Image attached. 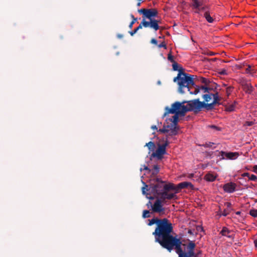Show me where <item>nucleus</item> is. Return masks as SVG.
<instances>
[{"label":"nucleus","mask_w":257,"mask_h":257,"mask_svg":"<svg viewBox=\"0 0 257 257\" xmlns=\"http://www.w3.org/2000/svg\"><path fill=\"white\" fill-rule=\"evenodd\" d=\"M173 231L172 224L167 218H163L162 221L156 226L152 234L155 241L169 252L173 249V245L179 239L172 235Z\"/></svg>","instance_id":"obj_1"},{"label":"nucleus","mask_w":257,"mask_h":257,"mask_svg":"<svg viewBox=\"0 0 257 257\" xmlns=\"http://www.w3.org/2000/svg\"><path fill=\"white\" fill-rule=\"evenodd\" d=\"M194 75L189 74L184 72L179 71L177 76L174 78V82H177L178 85V92L181 94L184 93V89L187 88L190 91L191 86H195L194 81Z\"/></svg>","instance_id":"obj_2"},{"label":"nucleus","mask_w":257,"mask_h":257,"mask_svg":"<svg viewBox=\"0 0 257 257\" xmlns=\"http://www.w3.org/2000/svg\"><path fill=\"white\" fill-rule=\"evenodd\" d=\"M153 181L154 183L150 184L149 189H151V192L156 197L164 190L171 191L174 189V184L171 183L167 184L165 181H162L160 178H156L153 179Z\"/></svg>","instance_id":"obj_3"},{"label":"nucleus","mask_w":257,"mask_h":257,"mask_svg":"<svg viewBox=\"0 0 257 257\" xmlns=\"http://www.w3.org/2000/svg\"><path fill=\"white\" fill-rule=\"evenodd\" d=\"M165 109V112L163 114V117H165L169 113L175 114V115L172 116V119H170L172 123H170V124H169V126H177V124L179 120V115L184 116L185 115V113L183 114L181 112L182 111V109L181 108V104L179 101H176L173 103L171 105V108L168 106H166Z\"/></svg>","instance_id":"obj_4"},{"label":"nucleus","mask_w":257,"mask_h":257,"mask_svg":"<svg viewBox=\"0 0 257 257\" xmlns=\"http://www.w3.org/2000/svg\"><path fill=\"white\" fill-rule=\"evenodd\" d=\"M181 108L182 109V113H185L188 111H193L197 113L202 108V102L199 99H195L189 101H183L180 102Z\"/></svg>","instance_id":"obj_5"},{"label":"nucleus","mask_w":257,"mask_h":257,"mask_svg":"<svg viewBox=\"0 0 257 257\" xmlns=\"http://www.w3.org/2000/svg\"><path fill=\"white\" fill-rule=\"evenodd\" d=\"M139 13L142 14L143 15V20L146 21V19H148L149 20V21H147V22H155V25H157V28H152L155 31L159 30L160 29V27L159 24L161 23L160 20L155 19L154 18L156 17L158 14V11L156 9H141L138 10Z\"/></svg>","instance_id":"obj_6"},{"label":"nucleus","mask_w":257,"mask_h":257,"mask_svg":"<svg viewBox=\"0 0 257 257\" xmlns=\"http://www.w3.org/2000/svg\"><path fill=\"white\" fill-rule=\"evenodd\" d=\"M169 144L168 141V137L165 139L164 143L162 144H158V148L155 152L151 155V157L157 158L158 160L163 158V155L166 154V147Z\"/></svg>","instance_id":"obj_7"},{"label":"nucleus","mask_w":257,"mask_h":257,"mask_svg":"<svg viewBox=\"0 0 257 257\" xmlns=\"http://www.w3.org/2000/svg\"><path fill=\"white\" fill-rule=\"evenodd\" d=\"M181 244L182 242L179 239L173 245V249H175L179 257H194V251L192 250H188L187 252L183 251L181 248Z\"/></svg>","instance_id":"obj_8"},{"label":"nucleus","mask_w":257,"mask_h":257,"mask_svg":"<svg viewBox=\"0 0 257 257\" xmlns=\"http://www.w3.org/2000/svg\"><path fill=\"white\" fill-rule=\"evenodd\" d=\"M155 22H147V21H144V20H143L142 22L141 23V24L139 25V26L134 29V31H130L129 33L130 35L133 36L139 30L142 29L143 27H144L145 28H157V25H156L155 24Z\"/></svg>","instance_id":"obj_9"},{"label":"nucleus","mask_w":257,"mask_h":257,"mask_svg":"<svg viewBox=\"0 0 257 257\" xmlns=\"http://www.w3.org/2000/svg\"><path fill=\"white\" fill-rule=\"evenodd\" d=\"M169 191H166L162 192L157 197H159L160 199L164 202L165 200H171L173 199H176L177 196L176 193H169Z\"/></svg>","instance_id":"obj_10"},{"label":"nucleus","mask_w":257,"mask_h":257,"mask_svg":"<svg viewBox=\"0 0 257 257\" xmlns=\"http://www.w3.org/2000/svg\"><path fill=\"white\" fill-rule=\"evenodd\" d=\"M220 155L221 156V159H225V157L229 160H234L239 156L237 152H225L224 151L219 152Z\"/></svg>","instance_id":"obj_11"},{"label":"nucleus","mask_w":257,"mask_h":257,"mask_svg":"<svg viewBox=\"0 0 257 257\" xmlns=\"http://www.w3.org/2000/svg\"><path fill=\"white\" fill-rule=\"evenodd\" d=\"M188 187L192 189L193 188V185L190 182H183L178 184L177 186H175L174 185V189H172V190H175V193H177L179 190Z\"/></svg>","instance_id":"obj_12"},{"label":"nucleus","mask_w":257,"mask_h":257,"mask_svg":"<svg viewBox=\"0 0 257 257\" xmlns=\"http://www.w3.org/2000/svg\"><path fill=\"white\" fill-rule=\"evenodd\" d=\"M162 202L163 201L160 199L158 198L152 206V210L154 212L160 213L164 210Z\"/></svg>","instance_id":"obj_13"},{"label":"nucleus","mask_w":257,"mask_h":257,"mask_svg":"<svg viewBox=\"0 0 257 257\" xmlns=\"http://www.w3.org/2000/svg\"><path fill=\"white\" fill-rule=\"evenodd\" d=\"M240 84L243 90L247 93L250 94L253 91V87L250 83H247L245 80H242Z\"/></svg>","instance_id":"obj_14"},{"label":"nucleus","mask_w":257,"mask_h":257,"mask_svg":"<svg viewBox=\"0 0 257 257\" xmlns=\"http://www.w3.org/2000/svg\"><path fill=\"white\" fill-rule=\"evenodd\" d=\"M236 185L234 183L230 182L224 185L223 190L225 192L231 193L235 190Z\"/></svg>","instance_id":"obj_15"},{"label":"nucleus","mask_w":257,"mask_h":257,"mask_svg":"<svg viewBox=\"0 0 257 257\" xmlns=\"http://www.w3.org/2000/svg\"><path fill=\"white\" fill-rule=\"evenodd\" d=\"M143 184H144V186L142 188V193L144 195H145L148 199H149L150 200L154 199V197L151 196H149L150 194L147 192L148 191H150L151 192V189H149V186L148 185H146L145 183L143 182Z\"/></svg>","instance_id":"obj_16"},{"label":"nucleus","mask_w":257,"mask_h":257,"mask_svg":"<svg viewBox=\"0 0 257 257\" xmlns=\"http://www.w3.org/2000/svg\"><path fill=\"white\" fill-rule=\"evenodd\" d=\"M231 231L229 230L227 227H223L220 231V234H222V236H226L229 238H233L232 235L230 234Z\"/></svg>","instance_id":"obj_17"},{"label":"nucleus","mask_w":257,"mask_h":257,"mask_svg":"<svg viewBox=\"0 0 257 257\" xmlns=\"http://www.w3.org/2000/svg\"><path fill=\"white\" fill-rule=\"evenodd\" d=\"M178 128L176 126H169V132L167 133L168 136H176L178 134Z\"/></svg>","instance_id":"obj_18"},{"label":"nucleus","mask_w":257,"mask_h":257,"mask_svg":"<svg viewBox=\"0 0 257 257\" xmlns=\"http://www.w3.org/2000/svg\"><path fill=\"white\" fill-rule=\"evenodd\" d=\"M202 108H205L207 110H211L214 108V106L216 104L213 102L210 103H206L205 102H202Z\"/></svg>","instance_id":"obj_19"},{"label":"nucleus","mask_w":257,"mask_h":257,"mask_svg":"<svg viewBox=\"0 0 257 257\" xmlns=\"http://www.w3.org/2000/svg\"><path fill=\"white\" fill-rule=\"evenodd\" d=\"M192 7L196 10L195 13H199L200 12V7L199 0H192Z\"/></svg>","instance_id":"obj_20"},{"label":"nucleus","mask_w":257,"mask_h":257,"mask_svg":"<svg viewBox=\"0 0 257 257\" xmlns=\"http://www.w3.org/2000/svg\"><path fill=\"white\" fill-rule=\"evenodd\" d=\"M162 220V219H159L158 218H154L152 219L149 220V222L148 225L149 226H151L154 224L156 225V226H158L159 223H160Z\"/></svg>","instance_id":"obj_21"},{"label":"nucleus","mask_w":257,"mask_h":257,"mask_svg":"<svg viewBox=\"0 0 257 257\" xmlns=\"http://www.w3.org/2000/svg\"><path fill=\"white\" fill-rule=\"evenodd\" d=\"M204 178L207 181L213 182L216 179V176L210 173H208L205 176Z\"/></svg>","instance_id":"obj_22"},{"label":"nucleus","mask_w":257,"mask_h":257,"mask_svg":"<svg viewBox=\"0 0 257 257\" xmlns=\"http://www.w3.org/2000/svg\"><path fill=\"white\" fill-rule=\"evenodd\" d=\"M145 146L147 147L148 148V149L149 150L150 152H154L156 148L155 143L152 141H150L149 143H146Z\"/></svg>","instance_id":"obj_23"},{"label":"nucleus","mask_w":257,"mask_h":257,"mask_svg":"<svg viewBox=\"0 0 257 257\" xmlns=\"http://www.w3.org/2000/svg\"><path fill=\"white\" fill-rule=\"evenodd\" d=\"M173 69L174 71H178V73H179V71L182 72H184V69L182 67H180L179 64L177 62H174L172 64Z\"/></svg>","instance_id":"obj_24"},{"label":"nucleus","mask_w":257,"mask_h":257,"mask_svg":"<svg viewBox=\"0 0 257 257\" xmlns=\"http://www.w3.org/2000/svg\"><path fill=\"white\" fill-rule=\"evenodd\" d=\"M204 16L208 22L211 23L214 21V19L212 17H211L210 14L208 12H205Z\"/></svg>","instance_id":"obj_25"},{"label":"nucleus","mask_w":257,"mask_h":257,"mask_svg":"<svg viewBox=\"0 0 257 257\" xmlns=\"http://www.w3.org/2000/svg\"><path fill=\"white\" fill-rule=\"evenodd\" d=\"M212 97L213 98V102L214 103H215L216 104H219V101L220 100V98L218 96V94L217 92H216L214 94H212Z\"/></svg>","instance_id":"obj_26"},{"label":"nucleus","mask_w":257,"mask_h":257,"mask_svg":"<svg viewBox=\"0 0 257 257\" xmlns=\"http://www.w3.org/2000/svg\"><path fill=\"white\" fill-rule=\"evenodd\" d=\"M169 125H164L163 128H160L159 130H158V132H160L161 133H167L169 132Z\"/></svg>","instance_id":"obj_27"},{"label":"nucleus","mask_w":257,"mask_h":257,"mask_svg":"<svg viewBox=\"0 0 257 257\" xmlns=\"http://www.w3.org/2000/svg\"><path fill=\"white\" fill-rule=\"evenodd\" d=\"M203 98L204 99L205 102H209L212 98V94H205L203 95Z\"/></svg>","instance_id":"obj_28"},{"label":"nucleus","mask_w":257,"mask_h":257,"mask_svg":"<svg viewBox=\"0 0 257 257\" xmlns=\"http://www.w3.org/2000/svg\"><path fill=\"white\" fill-rule=\"evenodd\" d=\"M159 172V167L158 165H154L152 170V175L154 176L156 175Z\"/></svg>","instance_id":"obj_29"},{"label":"nucleus","mask_w":257,"mask_h":257,"mask_svg":"<svg viewBox=\"0 0 257 257\" xmlns=\"http://www.w3.org/2000/svg\"><path fill=\"white\" fill-rule=\"evenodd\" d=\"M195 246V244L193 241H190L187 246V248L188 249V250L194 251Z\"/></svg>","instance_id":"obj_30"},{"label":"nucleus","mask_w":257,"mask_h":257,"mask_svg":"<svg viewBox=\"0 0 257 257\" xmlns=\"http://www.w3.org/2000/svg\"><path fill=\"white\" fill-rule=\"evenodd\" d=\"M235 108V104H232L226 106V110L228 111H232Z\"/></svg>","instance_id":"obj_31"},{"label":"nucleus","mask_w":257,"mask_h":257,"mask_svg":"<svg viewBox=\"0 0 257 257\" xmlns=\"http://www.w3.org/2000/svg\"><path fill=\"white\" fill-rule=\"evenodd\" d=\"M150 211L147 210H145L143 211V217L144 218H148L150 217Z\"/></svg>","instance_id":"obj_32"},{"label":"nucleus","mask_w":257,"mask_h":257,"mask_svg":"<svg viewBox=\"0 0 257 257\" xmlns=\"http://www.w3.org/2000/svg\"><path fill=\"white\" fill-rule=\"evenodd\" d=\"M249 214L254 217H257V209H251L249 211Z\"/></svg>","instance_id":"obj_33"},{"label":"nucleus","mask_w":257,"mask_h":257,"mask_svg":"<svg viewBox=\"0 0 257 257\" xmlns=\"http://www.w3.org/2000/svg\"><path fill=\"white\" fill-rule=\"evenodd\" d=\"M233 88V87L231 86H229L226 88V93L228 96H229L230 94V93L232 91Z\"/></svg>","instance_id":"obj_34"},{"label":"nucleus","mask_w":257,"mask_h":257,"mask_svg":"<svg viewBox=\"0 0 257 257\" xmlns=\"http://www.w3.org/2000/svg\"><path fill=\"white\" fill-rule=\"evenodd\" d=\"M214 144L212 142H207L203 145V146L206 148L212 147Z\"/></svg>","instance_id":"obj_35"},{"label":"nucleus","mask_w":257,"mask_h":257,"mask_svg":"<svg viewBox=\"0 0 257 257\" xmlns=\"http://www.w3.org/2000/svg\"><path fill=\"white\" fill-rule=\"evenodd\" d=\"M168 59L172 63L175 62V61L174 60V57L171 53L168 54Z\"/></svg>","instance_id":"obj_36"},{"label":"nucleus","mask_w":257,"mask_h":257,"mask_svg":"<svg viewBox=\"0 0 257 257\" xmlns=\"http://www.w3.org/2000/svg\"><path fill=\"white\" fill-rule=\"evenodd\" d=\"M194 92H191L190 91V94H197L200 90V88L199 86H196Z\"/></svg>","instance_id":"obj_37"},{"label":"nucleus","mask_w":257,"mask_h":257,"mask_svg":"<svg viewBox=\"0 0 257 257\" xmlns=\"http://www.w3.org/2000/svg\"><path fill=\"white\" fill-rule=\"evenodd\" d=\"M254 123V122L253 121H247L245 122L244 125L250 126H252Z\"/></svg>","instance_id":"obj_38"},{"label":"nucleus","mask_w":257,"mask_h":257,"mask_svg":"<svg viewBox=\"0 0 257 257\" xmlns=\"http://www.w3.org/2000/svg\"><path fill=\"white\" fill-rule=\"evenodd\" d=\"M249 180H251V181H257V177L255 175H253V174H252L251 175H250Z\"/></svg>","instance_id":"obj_39"},{"label":"nucleus","mask_w":257,"mask_h":257,"mask_svg":"<svg viewBox=\"0 0 257 257\" xmlns=\"http://www.w3.org/2000/svg\"><path fill=\"white\" fill-rule=\"evenodd\" d=\"M137 21V19L136 18H134L132 21L129 25V28L131 29L133 27V25Z\"/></svg>","instance_id":"obj_40"},{"label":"nucleus","mask_w":257,"mask_h":257,"mask_svg":"<svg viewBox=\"0 0 257 257\" xmlns=\"http://www.w3.org/2000/svg\"><path fill=\"white\" fill-rule=\"evenodd\" d=\"M201 81L202 83H204L206 85H207L209 82V81L207 79L204 77H201Z\"/></svg>","instance_id":"obj_41"},{"label":"nucleus","mask_w":257,"mask_h":257,"mask_svg":"<svg viewBox=\"0 0 257 257\" xmlns=\"http://www.w3.org/2000/svg\"><path fill=\"white\" fill-rule=\"evenodd\" d=\"M158 47L159 48H164L165 49H167V46L165 42H163L159 45H158Z\"/></svg>","instance_id":"obj_42"},{"label":"nucleus","mask_w":257,"mask_h":257,"mask_svg":"<svg viewBox=\"0 0 257 257\" xmlns=\"http://www.w3.org/2000/svg\"><path fill=\"white\" fill-rule=\"evenodd\" d=\"M202 251L198 250L196 253H194V257H201Z\"/></svg>","instance_id":"obj_43"},{"label":"nucleus","mask_w":257,"mask_h":257,"mask_svg":"<svg viewBox=\"0 0 257 257\" xmlns=\"http://www.w3.org/2000/svg\"><path fill=\"white\" fill-rule=\"evenodd\" d=\"M252 71V70H251V66L248 65L247 67L245 69L246 73H250Z\"/></svg>","instance_id":"obj_44"},{"label":"nucleus","mask_w":257,"mask_h":257,"mask_svg":"<svg viewBox=\"0 0 257 257\" xmlns=\"http://www.w3.org/2000/svg\"><path fill=\"white\" fill-rule=\"evenodd\" d=\"M229 214V211L226 210V209H224L223 210V211L222 212V213H221V215H223L224 216H227L228 214Z\"/></svg>","instance_id":"obj_45"},{"label":"nucleus","mask_w":257,"mask_h":257,"mask_svg":"<svg viewBox=\"0 0 257 257\" xmlns=\"http://www.w3.org/2000/svg\"><path fill=\"white\" fill-rule=\"evenodd\" d=\"M200 88L202 90H204V92H208V90H209V88H208L207 87H206V86H202Z\"/></svg>","instance_id":"obj_46"},{"label":"nucleus","mask_w":257,"mask_h":257,"mask_svg":"<svg viewBox=\"0 0 257 257\" xmlns=\"http://www.w3.org/2000/svg\"><path fill=\"white\" fill-rule=\"evenodd\" d=\"M151 43L152 44H153L156 45H158V41H157V40L156 39H155V38H153V39H151Z\"/></svg>","instance_id":"obj_47"},{"label":"nucleus","mask_w":257,"mask_h":257,"mask_svg":"<svg viewBox=\"0 0 257 257\" xmlns=\"http://www.w3.org/2000/svg\"><path fill=\"white\" fill-rule=\"evenodd\" d=\"M143 170H147V171H149V172H151V170L147 166H144L143 169L142 168H141L140 169L141 171H142Z\"/></svg>","instance_id":"obj_48"},{"label":"nucleus","mask_w":257,"mask_h":257,"mask_svg":"<svg viewBox=\"0 0 257 257\" xmlns=\"http://www.w3.org/2000/svg\"><path fill=\"white\" fill-rule=\"evenodd\" d=\"M219 73L220 74L223 75H227V71L225 69H222V70H221V71Z\"/></svg>","instance_id":"obj_49"},{"label":"nucleus","mask_w":257,"mask_h":257,"mask_svg":"<svg viewBox=\"0 0 257 257\" xmlns=\"http://www.w3.org/2000/svg\"><path fill=\"white\" fill-rule=\"evenodd\" d=\"M242 177H247L248 178H249L250 174L248 173H244L242 174Z\"/></svg>","instance_id":"obj_50"},{"label":"nucleus","mask_w":257,"mask_h":257,"mask_svg":"<svg viewBox=\"0 0 257 257\" xmlns=\"http://www.w3.org/2000/svg\"><path fill=\"white\" fill-rule=\"evenodd\" d=\"M252 171L254 173H255L256 174H257V165H254L253 167V170H252Z\"/></svg>","instance_id":"obj_51"},{"label":"nucleus","mask_w":257,"mask_h":257,"mask_svg":"<svg viewBox=\"0 0 257 257\" xmlns=\"http://www.w3.org/2000/svg\"><path fill=\"white\" fill-rule=\"evenodd\" d=\"M151 128L154 130H157L158 131V128H157V126L155 125H152L151 126Z\"/></svg>","instance_id":"obj_52"},{"label":"nucleus","mask_w":257,"mask_h":257,"mask_svg":"<svg viewBox=\"0 0 257 257\" xmlns=\"http://www.w3.org/2000/svg\"><path fill=\"white\" fill-rule=\"evenodd\" d=\"M210 127H211V128H215V129H216V130H220V129H219L217 126H215V125H211Z\"/></svg>","instance_id":"obj_53"},{"label":"nucleus","mask_w":257,"mask_h":257,"mask_svg":"<svg viewBox=\"0 0 257 257\" xmlns=\"http://www.w3.org/2000/svg\"><path fill=\"white\" fill-rule=\"evenodd\" d=\"M225 205H226V206H227V207H228V208H229V207H230L231 206V203H230V202H226V203H225Z\"/></svg>","instance_id":"obj_54"},{"label":"nucleus","mask_w":257,"mask_h":257,"mask_svg":"<svg viewBox=\"0 0 257 257\" xmlns=\"http://www.w3.org/2000/svg\"><path fill=\"white\" fill-rule=\"evenodd\" d=\"M206 7H200V12L201 11H204L206 10Z\"/></svg>","instance_id":"obj_55"},{"label":"nucleus","mask_w":257,"mask_h":257,"mask_svg":"<svg viewBox=\"0 0 257 257\" xmlns=\"http://www.w3.org/2000/svg\"><path fill=\"white\" fill-rule=\"evenodd\" d=\"M199 3L200 4V7H201L203 6V1L202 0L199 1Z\"/></svg>","instance_id":"obj_56"},{"label":"nucleus","mask_w":257,"mask_h":257,"mask_svg":"<svg viewBox=\"0 0 257 257\" xmlns=\"http://www.w3.org/2000/svg\"><path fill=\"white\" fill-rule=\"evenodd\" d=\"M255 246L257 247V239L254 240V241Z\"/></svg>","instance_id":"obj_57"},{"label":"nucleus","mask_w":257,"mask_h":257,"mask_svg":"<svg viewBox=\"0 0 257 257\" xmlns=\"http://www.w3.org/2000/svg\"><path fill=\"white\" fill-rule=\"evenodd\" d=\"M123 36L121 34H118L117 35V37L119 38H122Z\"/></svg>","instance_id":"obj_58"},{"label":"nucleus","mask_w":257,"mask_h":257,"mask_svg":"<svg viewBox=\"0 0 257 257\" xmlns=\"http://www.w3.org/2000/svg\"><path fill=\"white\" fill-rule=\"evenodd\" d=\"M147 206H149V205H151V206H152V203H151V202L150 201H149L148 202V203H147Z\"/></svg>","instance_id":"obj_59"},{"label":"nucleus","mask_w":257,"mask_h":257,"mask_svg":"<svg viewBox=\"0 0 257 257\" xmlns=\"http://www.w3.org/2000/svg\"><path fill=\"white\" fill-rule=\"evenodd\" d=\"M235 214L236 215H240L241 214V212L240 211H237L235 212Z\"/></svg>","instance_id":"obj_60"},{"label":"nucleus","mask_w":257,"mask_h":257,"mask_svg":"<svg viewBox=\"0 0 257 257\" xmlns=\"http://www.w3.org/2000/svg\"><path fill=\"white\" fill-rule=\"evenodd\" d=\"M141 5V3H138L137 4L138 6H140Z\"/></svg>","instance_id":"obj_61"},{"label":"nucleus","mask_w":257,"mask_h":257,"mask_svg":"<svg viewBox=\"0 0 257 257\" xmlns=\"http://www.w3.org/2000/svg\"><path fill=\"white\" fill-rule=\"evenodd\" d=\"M131 17L133 18V19H134V18H135L134 15H131Z\"/></svg>","instance_id":"obj_62"},{"label":"nucleus","mask_w":257,"mask_h":257,"mask_svg":"<svg viewBox=\"0 0 257 257\" xmlns=\"http://www.w3.org/2000/svg\"><path fill=\"white\" fill-rule=\"evenodd\" d=\"M214 55V54H213V53H211V54H210V56H212V55Z\"/></svg>","instance_id":"obj_63"}]
</instances>
